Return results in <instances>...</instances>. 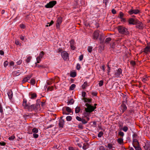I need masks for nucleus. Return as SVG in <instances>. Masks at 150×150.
Instances as JSON below:
<instances>
[{
	"label": "nucleus",
	"mask_w": 150,
	"mask_h": 150,
	"mask_svg": "<svg viewBox=\"0 0 150 150\" xmlns=\"http://www.w3.org/2000/svg\"><path fill=\"white\" fill-rule=\"evenodd\" d=\"M117 29L119 33L122 35H127L129 34L127 29L123 26H119Z\"/></svg>",
	"instance_id": "1"
},
{
	"label": "nucleus",
	"mask_w": 150,
	"mask_h": 150,
	"mask_svg": "<svg viewBox=\"0 0 150 150\" xmlns=\"http://www.w3.org/2000/svg\"><path fill=\"white\" fill-rule=\"evenodd\" d=\"M85 105L87 107V108H85V111L87 112H91L96 108V107H94L88 103H86Z\"/></svg>",
	"instance_id": "2"
},
{
	"label": "nucleus",
	"mask_w": 150,
	"mask_h": 150,
	"mask_svg": "<svg viewBox=\"0 0 150 150\" xmlns=\"http://www.w3.org/2000/svg\"><path fill=\"white\" fill-rule=\"evenodd\" d=\"M57 4V1H50L49 3L47 4L45 6L46 8H49L53 7Z\"/></svg>",
	"instance_id": "3"
},
{
	"label": "nucleus",
	"mask_w": 150,
	"mask_h": 150,
	"mask_svg": "<svg viewBox=\"0 0 150 150\" xmlns=\"http://www.w3.org/2000/svg\"><path fill=\"white\" fill-rule=\"evenodd\" d=\"M140 13V11L138 9H132L128 11V13L130 15L133 14L137 15Z\"/></svg>",
	"instance_id": "4"
},
{
	"label": "nucleus",
	"mask_w": 150,
	"mask_h": 150,
	"mask_svg": "<svg viewBox=\"0 0 150 150\" xmlns=\"http://www.w3.org/2000/svg\"><path fill=\"white\" fill-rule=\"evenodd\" d=\"M62 21V17H59L58 18L56 21V27L57 28L59 29L60 25L61 24Z\"/></svg>",
	"instance_id": "5"
},
{
	"label": "nucleus",
	"mask_w": 150,
	"mask_h": 150,
	"mask_svg": "<svg viewBox=\"0 0 150 150\" xmlns=\"http://www.w3.org/2000/svg\"><path fill=\"white\" fill-rule=\"evenodd\" d=\"M45 53L43 51H42L40 52L39 54V56L37 57L36 60L37 63H39L41 61V59L43 57Z\"/></svg>",
	"instance_id": "6"
},
{
	"label": "nucleus",
	"mask_w": 150,
	"mask_h": 150,
	"mask_svg": "<svg viewBox=\"0 0 150 150\" xmlns=\"http://www.w3.org/2000/svg\"><path fill=\"white\" fill-rule=\"evenodd\" d=\"M136 22V27L139 29H143L144 28V25L142 23L138 20H137Z\"/></svg>",
	"instance_id": "7"
},
{
	"label": "nucleus",
	"mask_w": 150,
	"mask_h": 150,
	"mask_svg": "<svg viewBox=\"0 0 150 150\" xmlns=\"http://www.w3.org/2000/svg\"><path fill=\"white\" fill-rule=\"evenodd\" d=\"M61 56L64 60H66L69 59V54L66 51H63L61 53Z\"/></svg>",
	"instance_id": "8"
},
{
	"label": "nucleus",
	"mask_w": 150,
	"mask_h": 150,
	"mask_svg": "<svg viewBox=\"0 0 150 150\" xmlns=\"http://www.w3.org/2000/svg\"><path fill=\"white\" fill-rule=\"evenodd\" d=\"M127 102L126 98L125 100H124L122 104L121 105L120 109L122 110V113L123 112L127 109V107L125 103Z\"/></svg>",
	"instance_id": "9"
},
{
	"label": "nucleus",
	"mask_w": 150,
	"mask_h": 150,
	"mask_svg": "<svg viewBox=\"0 0 150 150\" xmlns=\"http://www.w3.org/2000/svg\"><path fill=\"white\" fill-rule=\"evenodd\" d=\"M122 74V70L121 68H119L117 70L115 71V75L116 77L118 78L120 77V75Z\"/></svg>",
	"instance_id": "10"
},
{
	"label": "nucleus",
	"mask_w": 150,
	"mask_h": 150,
	"mask_svg": "<svg viewBox=\"0 0 150 150\" xmlns=\"http://www.w3.org/2000/svg\"><path fill=\"white\" fill-rule=\"evenodd\" d=\"M124 14L122 12H120L118 17L121 19V21L122 22H125L126 21L125 18H124Z\"/></svg>",
	"instance_id": "11"
},
{
	"label": "nucleus",
	"mask_w": 150,
	"mask_h": 150,
	"mask_svg": "<svg viewBox=\"0 0 150 150\" xmlns=\"http://www.w3.org/2000/svg\"><path fill=\"white\" fill-rule=\"evenodd\" d=\"M30 105V103H27V100L26 99H23V106L25 108L28 109L29 105Z\"/></svg>",
	"instance_id": "12"
},
{
	"label": "nucleus",
	"mask_w": 150,
	"mask_h": 150,
	"mask_svg": "<svg viewBox=\"0 0 150 150\" xmlns=\"http://www.w3.org/2000/svg\"><path fill=\"white\" fill-rule=\"evenodd\" d=\"M132 18H129L128 21V22L129 25H134L136 24V20Z\"/></svg>",
	"instance_id": "13"
},
{
	"label": "nucleus",
	"mask_w": 150,
	"mask_h": 150,
	"mask_svg": "<svg viewBox=\"0 0 150 150\" xmlns=\"http://www.w3.org/2000/svg\"><path fill=\"white\" fill-rule=\"evenodd\" d=\"M85 95L86 94H82V96L83 97V100L84 101L88 103H91V102L92 99H91L85 98Z\"/></svg>",
	"instance_id": "14"
},
{
	"label": "nucleus",
	"mask_w": 150,
	"mask_h": 150,
	"mask_svg": "<svg viewBox=\"0 0 150 150\" xmlns=\"http://www.w3.org/2000/svg\"><path fill=\"white\" fill-rule=\"evenodd\" d=\"M99 32L98 31H95L93 34V39L97 40L99 36Z\"/></svg>",
	"instance_id": "15"
},
{
	"label": "nucleus",
	"mask_w": 150,
	"mask_h": 150,
	"mask_svg": "<svg viewBox=\"0 0 150 150\" xmlns=\"http://www.w3.org/2000/svg\"><path fill=\"white\" fill-rule=\"evenodd\" d=\"M70 46L71 49L74 50L76 48L75 46H74V41L73 40H71L70 41Z\"/></svg>",
	"instance_id": "16"
},
{
	"label": "nucleus",
	"mask_w": 150,
	"mask_h": 150,
	"mask_svg": "<svg viewBox=\"0 0 150 150\" xmlns=\"http://www.w3.org/2000/svg\"><path fill=\"white\" fill-rule=\"evenodd\" d=\"M61 119L59 120V126L61 127H63L64 124V120L62 119V117H61Z\"/></svg>",
	"instance_id": "17"
},
{
	"label": "nucleus",
	"mask_w": 150,
	"mask_h": 150,
	"mask_svg": "<svg viewBox=\"0 0 150 150\" xmlns=\"http://www.w3.org/2000/svg\"><path fill=\"white\" fill-rule=\"evenodd\" d=\"M54 87L52 86H49L47 87V86H44V89H46V88H47V91H52L53 90Z\"/></svg>",
	"instance_id": "18"
},
{
	"label": "nucleus",
	"mask_w": 150,
	"mask_h": 150,
	"mask_svg": "<svg viewBox=\"0 0 150 150\" xmlns=\"http://www.w3.org/2000/svg\"><path fill=\"white\" fill-rule=\"evenodd\" d=\"M21 74V72L15 71L12 72V75L14 76H17Z\"/></svg>",
	"instance_id": "19"
},
{
	"label": "nucleus",
	"mask_w": 150,
	"mask_h": 150,
	"mask_svg": "<svg viewBox=\"0 0 150 150\" xmlns=\"http://www.w3.org/2000/svg\"><path fill=\"white\" fill-rule=\"evenodd\" d=\"M89 86V83L87 82H85L82 86V88L83 89H84L86 87Z\"/></svg>",
	"instance_id": "20"
},
{
	"label": "nucleus",
	"mask_w": 150,
	"mask_h": 150,
	"mask_svg": "<svg viewBox=\"0 0 150 150\" xmlns=\"http://www.w3.org/2000/svg\"><path fill=\"white\" fill-rule=\"evenodd\" d=\"M36 108V105L34 104L32 105H29V108H28L29 110H33L35 109Z\"/></svg>",
	"instance_id": "21"
},
{
	"label": "nucleus",
	"mask_w": 150,
	"mask_h": 150,
	"mask_svg": "<svg viewBox=\"0 0 150 150\" xmlns=\"http://www.w3.org/2000/svg\"><path fill=\"white\" fill-rule=\"evenodd\" d=\"M145 52L147 53L149 52L150 51V46L146 47L144 49V50Z\"/></svg>",
	"instance_id": "22"
},
{
	"label": "nucleus",
	"mask_w": 150,
	"mask_h": 150,
	"mask_svg": "<svg viewBox=\"0 0 150 150\" xmlns=\"http://www.w3.org/2000/svg\"><path fill=\"white\" fill-rule=\"evenodd\" d=\"M107 147L110 149H114L115 148L110 143H109L108 144Z\"/></svg>",
	"instance_id": "23"
},
{
	"label": "nucleus",
	"mask_w": 150,
	"mask_h": 150,
	"mask_svg": "<svg viewBox=\"0 0 150 150\" xmlns=\"http://www.w3.org/2000/svg\"><path fill=\"white\" fill-rule=\"evenodd\" d=\"M76 87V85L74 84H73L70 86L69 89L71 90H73L75 89Z\"/></svg>",
	"instance_id": "24"
},
{
	"label": "nucleus",
	"mask_w": 150,
	"mask_h": 150,
	"mask_svg": "<svg viewBox=\"0 0 150 150\" xmlns=\"http://www.w3.org/2000/svg\"><path fill=\"white\" fill-rule=\"evenodd\" d=\"M117 141L118 143L120 144H122L123 143V139L121 138L118 139Z\"/></svg>",
	"instance_id": "25"
},
{
	"label": "nucleus",
	"mask_w": 150,
	"mask_h": 150,
	"mask_svg": "<svg viewBox=\"0 0 150 150\" xmlns=\"http://www.w3.org/2000/svg\"><path fill=\"white\" fill-rule=\"evenodd\" d=\"M76 75V73L75 72H73L71 73L70 75L72 77H75Z\"/></svg>",
	"instance_id": "26"
},
{
	"label": "nucleus",
	"mask_w": 150,
	"mask_h": 150,
	"mask_svg": "<svg viewBox=\"0 0 150 150\" xmlns=\"http://www.w3.org/2000/svg\"><path fill=\"white\" fill-rule=\"evenodd\" d=\"M80 110V108L79 107H77L75 109V113H78Z\"/></svg>",
	"instance_id": "27"
},
{
	"label": "nucleus",
	"mask_w": 150,
	"mask_h": 150,
	"mask_svg": "<svg viewBox=\"0 0 150 150\" xmlns=\"http://www.w3.org/2000/svg\"><path fill=\"white\" fill-rule=\"evenodd\" d=\"M31 59L32 57L31 56H28L26 60V62L28 63H29L30 62Z\"/></svg>",
	"instance_id": "28"
},
{
	"label": "nucleus",
	"mask_w": 150,
	"mask_h": 150,
	"mask_svg": "<svg viewBox=\"0 0 150 150\" xmlns=\"http://www.w3.org/2000/svg\"><path fill=\"white\" fill-rule=\"evenodd\" d=\"M74 103V101L73 99H71L69 101L67 102L68 104L71 105L73 104Z\"/></svg>",
	"instance_id": "29"
},
{
	"label": "nucleus",
	"mask_w": 150,
	"mask_h": 150,
	"mask_svg": "<svg viewBox=\"0 0 150 150\" xmlns=\"http://www.w3.org/2000/svg\"><path fill=\"white\" fill-rule=\"evenodd\" d=\"M32 132L34 133H37L38 132V129L35 128H34L32 129Z\"/></svg>",
	"instance_id": "30"
},
{
	"label": "nucleus",
	"mask_w": 150,
	"mask_h": 150,
	"mask_svg": "<svg viewBox=\"0 0 150 150\" xmlns=\"http://www.w3.org/2000/svg\"><path fill=\"white\" fill-rule=\"evenodd\" d=\"M66 110L69 112H71V110L70 108L68 107H65Z\"/></svg>",
	"instance_id": "31"
},
{
	"label": "nucleus",
	"mask_w": 150,
	"mask_h": 150,
	"mask_svg": "<svg viewBox=\"0 0 150 150\" xmlns=\"http://www.w3.org/2000/svg\"><path fill=\"white\" fill-rule=\"evenodd\" d=\"M133 144L134 148L139 146V143L138 142L134 143V144Z\"/></svg>",
	"instance_id": "32"
},
{
	"label": "nucleus",
	"mask_w": 150,
	"mask_h": 150,
	"mask_svg": "<svg viewBox=\"0 0 150 150\" xmlns=\"http://www.w3.org/2000/svg\"><path fill=\"white\" fill-rule=\"evenodd\" d=\"M111 40V38H106L105 40V42L108 43H109Z\"/></svg>",
	"instance_id": "33"
},
{
	"label": "nucleus",
	"mask_w": 150,
	"mask_h": 150,
	"mask_svg": "<svg viewBox=\"0 0 150 150\" xmlns=\"http://www.w3.org/2000/svg\"><path fill=\"white\" fill-rule=\"evenodd\" d=\"M92 48L93 47H92L88 46V52L90 53H91L92 51Z\"/></svg>",
	"instance_id": "34"
},
{
	"label": "nucleus",
	"mask_w": 150,
	"mask_h": 150,
	"mask_svg": "<svg viewBox=\"0 0 150 150\" xmlns=\"http://www.w3.org/2000/svg\"><path fill=\"white\" fill-rule=\"evenodd\" d=\"M32 74L27 75L25 78L27 79L28 80H29L32 76Z\"/></svg>",
	"instance_id": "35"
},
{
	"label": "nucleus",
	"mask_w": 150,
	"mask_h": 150,
	"mask_svg": "<svg viewBox=\"0 0 150 150\" xmlns=\"http://www.w3.org/2000/svg\"><path fill=\"white\" fill-rule=\"evenodd\" d=\"M103 80H100L98 83V85L100 87L101 86L103 85Z\"/></svg>",
	"instance_id": "36"
},
{
	"label": "nucleus",
	"mask_w": 150,
	"mask_h": 150,
	"mask_svg": "<svg viewBox=\"0 0 150 150\" xmlns=\"http://www.w3.org/2000/svg\"><path fill=\"white\" fill-rule=\"evenodd\" d=\"M109 0H103V2L105 4L106 6L107 4L109 3Z\"/></svg>",
	"instance_id": "37"
},
{
	"label": "nucleus",
	"mask_w": 150,
	"mask_h": 150,
	"mask_svg": "<svg viewBox=\"0 0 150 150\" xmlns=\"http://www.w3.org/2000/svg\"><path fill=\"white\" fill-rule=\"evenodd\" d=\"M128 129V128L126 126H124L122 129L125 132H126Z\"/></svg>",
	"instance_id": "38"
},
{
	"label": "nucleus",
	"mask_w": 150,
	"mask_h": 150,
	"mask_svg": "<svg viewBox=\"0 0 150 150\" xmlns=\"http://www.w3.org/2000/svg\"><path fill=\"white\" fill-rule=\"evenodd\" d=\"M30 82L33 85L35 84V80L34 79H32L30 80Z\"/></svg>",
	"instance_id": "39"
},
{
	"label": "nucleus",
	"mask_w": 150,
	"mask_h": 150,
	"mask_svg": "<svg viewBox=\"0 0 150 150\" xmlns=\"http://www.w3.org/2000/svg\"><path fill=\"white\" fill-rule=\"evenodd\" d=\"M31 96L30 98L31 99H35L37 97V95L36 94H31Z\"/></svg>",
	"instance_id": "40"
},
{
	"label": "nucleus",
	"mask_w": 150,
	"mask_h": 150,
	"mask_svg": "<svg viewBox=\"0 0 150 150\" xmlns=\"http://www.w3.org/2000/svg\"><path fill=\"white\" fill-rule=\"evenodd\" d=\"M8 62L7 61H5L4 62V67H6L8 65Z\"/></svg>",
	"instance_id": "41"
},
{
	"label": "nucleus",
	"mask_w": 150,
	"mask_h": 150,
	"mask_svg": "<svg viewBox=\"0 0 150 150\" xmlns=\"http://www.w3.org/2000/svg\"><path fill=\"white\" fill-rule=\"evenodd\" d=\"M15 43L16 45H21V43H20L17 40H15Z\"/></svg>",
	"instance_id": "42"
},
{
	"label": "nucleus",
	"mask_w": 150,
	"mask_h": 150,
	"mask_svg": "<svg viewBox=\"0 0 150 150\" xmlns=\"http://www.w3.org/2000/svg\"><path fill=\"white\" fill-rule=\"evenodd\" d=\"M72 117L70 116H68L66 117V120L68 121H70L71 120Z\"/></svg>",
	"instance_id": "43"
},
{
	"label": "nucleus",
	"mask_w": 150,
	"mask_h": 150,
	"mask_svg": "<svg viewBox=\"0 0 150 150\" xmlns=\"http://www.w3.org/2000/svg\"><path fill=\"white\" fill-rule=\"evenodd\" d=\"M87 145L86 144H83V149L84 150H86L88 148V147L87 146Z\"/></svg>",
	"instance_id": "44"
},
{
	"label": "nucleus",
	"mask_w": 150,
	"mask_h": 150,
	"mask_svg": "<svg viewBox=\"0 0 150 150\" xmlns=\"http://www.w3.org/2000/svg\"><path fill=\"white\" fill-rule=\"evenodd\" d=\"M103 132H99L98 134V137H101L103 135Z\"/></svg>",
	"instance_id": "45"
},
{
	"label": "nucleus",
	"mask_w": 150,
	"mask_h": 150,
	"mask_svg": "<svg viewBox=\"0 0 150 150\" xmlns=\"http://www.w3.org/2000/svg\"><path fill=\"white\" fill-rule=\"evenodd\" d=\"M80 65L79 63H77L76 64V69H77L79 70L80 69Z\"/></svg>",
	"instance_id": "46"
},
{
	"label": "nucleus",
	"mask_w": 150,
	"mask_h": 150,
	"mask_svg": "<svg viewBox=\"0 0 150 150\" xmlns=\"http://www.w3.org/2000/svg\"><path fill=\"white\" fill-rule=\"evenodd\" d=\"M33 136L34 138H37L38 137V135L36 134V133H33Z\"/></svg>",
	"instance_id": "47"
},
{
	"label": "nucleus",
	"mask_w": 150,
	"mask_h": 150,
	"mask_svg": "<svg viewBox=\"0 0 150 150\" xmlns=\"http://www.w3.org/2000/svg\"><path fill=\"white\" fill-rule=\"evenodd\" d=\"M53 23H54L53 21H51L49 23H48V24H49V25H46V27L50 26L52 25V24Z\"/></svg>",
	"instance_id": "48"
},
{
	"label": "nucleus",
	"mask_w": 150,
	"mask_h": 150,
	"mask_svg": "<svg viewBox=\"0 0 150 150\" xmlns=\"http://www.w3.org/2000/svg\"><path fill=\"white\" fill-rule=\"evenodd\" d=\"M28 81L27 79H26V78L25 77L23 79V80H22V83H25L26 82H27Z\"/></svg>",
	"instance_id": "49"
},
{
	"label": "nucleus",
	"mask_w": 150,
	"mask_h": 150,
	"mask_svg": "<svg viewBox=\"0 0 150 150\" xmlns=\"http://www.w3.org/2000/svg\"><path fill=\"white\" fill-rule=\"evenodd\" d=\"M35 65L38 68L41 67L42 68H44V66L43 65L37 64L36 63H35Z\"/></svg>",
	"instance_id": "50"
},
{
	"label": "nucleus",
	"mask_w": 150,
	"mask_h": 150,
	"mask_svg": "<svg viewBox=\"0 0 150 150\" xmlns=\"http://www.w3.org/2000/svg\"><path fill=\"white\" fill-rule=\"evenodd\" d=\"M83 58V54L81 55L79 57V59L80 61L82 60Z\"/></svg>",
	"instance_id": "51"
},
{
	"label": "nucleus",
	"mask_w": 150,
	"mask_h": 150,
	"mask_svg": "<svg viewBox=\"0 0 150 150\" xmlns=\"http://www.w3.org/2000/svg\"><path fill=\"white\" fill-rule=\"evenodd\" d=\"M15 136L13 135L11 136L10 137H9V138H8V139L9 140H13L15 138Z\"/></svg>",
	"instance_id": "52"
},
{
	"label": "nucleus",
	"mask_w": 150,
	"mask_h": 150,
	"mask_svg": "<svg viewBox=\"0 0 150 150\" xmlns=\"http://www.w3.org/2000/svg\"><path fill=\"white\" fill-rule=\"evenodd\" d=\"M110 68L109 67L108 65V69H107V74H109V73L110 72Z\"/></svg>",
	"instance_id": "53"
},
{
	"label": "nucleus",
	"mask_w": 150,
	"mask_h": 150,
	"mask_svg": "<svg viewBox=\"0 0 150 150\" xmlns=\"http://www.w3.org/2000/svg\"><path fill=\"white\" fill-rule=\"evenodd\" d=\"M0 112L1 113H3V108H2V107L0 103Z\"/></svg>",
	"instance_id": "54"
},
{
	"label": "nucleus",
	"mask_w": 150,
	"mask_h": 150,
	"mask_svg": "<svg viewBox=\"0 0 150 150\" xmlns=\"http://www.w3.org/2000/svg\"><path fill=\"white\" fill-rule=\"evenodd\" d=\"M20 38L21 40L23 41L24 40L25 36L21 35L20 36Z\"/></svg>",
	"instance_id": "55"
},
{
	"label": "nucleus",
	"mask_w": 150,
	"mask_h": 150,
	"mask_svg": "<svg viewBox=\"0 0 150 150\" xmlns=\"http://www.w3.org/2000/svg\"><path fill=\"white\" fill-rule=\"evenodd\" d=\"M76 119L77 120L79 121H81L82 119H81L80 117L77 116L76 117Z\"/></svg>",
	"instance_id": "56"
},
{
	"label": "nucleus",
	"mask_w": 150,
	"mask_h": 150,
	"mask_svg": "<svg viewBox=\"0 0 150 150\" xmlns=\"http://www.w3.org/2000/svg\"><path fill=\"white\" fill-rule=\"evenodd\" d=\"M53 80H50V81H47V83L48 85H50L52 84V83L53 82Z\"/></svg>",
	"instance_id": "57"
},
{
	"label": "nucleus",
	"mask_w": 150,
	"mask_h": 150,
	"mask_svg": "<svg viewBox=\"0 0 150 150\" xmlns=\"http://www.w3.org/2000/svg\"><path fill=\"white\" fill-rule=\"evenodd\" d=\"M81 121L83 124H85L87 123V122L84 119H82Z\"/></svg>",
	"instance_id": "58"
},
{
	"label": "nucleus",
	"mask_w": 150,
	"mask_h": 150,
	"mask_svg": "<svg viewBox=\"0 0 150 150\" xmlns=\"http://www.w3.org/2000/svg\"><path fill=\"white\" fill-rule=\"evenodd\" d=\"M22 62V60H19L17 62V64L18 65H20Z\"/></svg>",
	"instance_id": "59"
},
{
	"label": "nucleus",
	"mask_w": 150,
	"mask_h": 150,
	"mask_svg": "<svg viewBox=\"0 0 150 150\" xmlns=\"http://www.w3.org/2000/svg\"><path fill=\"white\" fill-rule=\"evenodd\" d=\"M148 80V78L147 77H145L144 78L142 79V81L144 82H145L146 81H147Z\"/></svg>",
	"instance_id": "60"
},
{
	"label": "nucleus",
	"mask_w": 150,
	"mask_h": 150,
	"mask_svg": "<svg viewBox=\"0 0 150 150\" xmlns=\"http://www.w3.org/2000/svg\"><path fill=\"white\" fill-rule=\"evenodd\" d=\"M119 134L121 136L123 137L124 135V133L123 132H120L119 133Z\"/></svg>",
	"instance_id": "61"
},
{
	"label": "nucleus",
	"mask_w": 150,
	"mask_h": 150,
	"mask_svg": "<svg viewBox=\"0 0 150 150\" xmlns=\"http://www.w3.org/2000/svg\"><path fill=\"white\" fill-rule=\"evenodd\" d=\"M99 150H105V149L103 146H100L99 148Z\"/></svg>",
	"instance_id": "62"
},
{
	"label": "nucleus",
	"mask_w": 150,
	"mask_h": 150,
	"mask_svg": "<svg viewBox=\"0 0 150 150\" xmlns=\"http://www.w3.org/2000/svg\"><path fill=\"white\" fill-rule=\"evenodd\" d=\"M112 12L113 14H115L116 13V11L115 9H113L112 10Z\"/></svg>",
	"instance_id": "63"
},
{
	"label": "nucleus",
	"mask_w": 150,
	"mask_h": 150,
	"mask_svg": "<svg viewBox=\"0 0 150 150\" xmlns=\"http://www.w3.org/2000/svg\"><path fill=\"white\" fill-rule=\"evenodd\" d=\"M134 148L136 150H142L141 148L139 146L136 147Z\"/></svg>",
	"instance_id": "64"
}]
</instances>
